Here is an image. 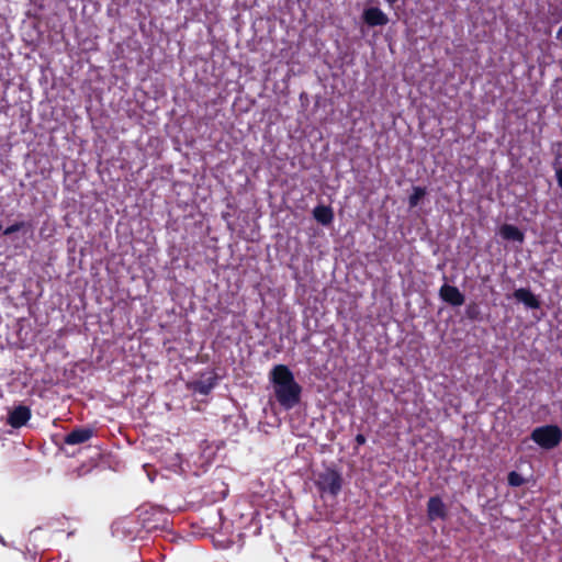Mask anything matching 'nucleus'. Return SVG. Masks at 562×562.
I'll list each match as a JSON object with an SVG mask.
<instances>
[{
    "label": "nucleus",
    "mask_w": 562,
    "mask_h": 562,
    "mask_svg": "<svg viewBox=\"0 0 562 562\" xmlns=\"http://www.w3.org/2000/svg\"><path fill=\"white\" fill-rule=\"evenodd\" d=\"M426 188L414 187L413 193L408 198V204L411 207H415L419 204L420 200L426 195Z\"/></svg>",
    "instance_id": "obj_16"
},
{
    "label": "nucleus",
    "mask_w": 562,
    "mask_h": 562,
    "mask_svg": "<svg viewBox=\"0 0 562 562\" xmlns=\"http://www.w3.org/2000/svg\"><path fill=\"white\" fill-rule=\"evenodd\" d=\"M507 481H508V484L514 487H517V486H520L524 484L522 476L515 471H512L508 473Z\"/></svg>",
    "instance_id": "obj_17"
},
{
    "label": "nucleus",
    "mask_w": 562,
    "mask_h": 562,
    "mask_svg": "<svg viewBox=\"0 0 562 562\" xmlns=\"http://www.w3.org/2000/svg\"><path fill=\"white\" fill-rule=\"evenodd\" d=\"M33 231V224L29 221H20L15 222L9 226H7L3 231L4 236H11L14 233L22 232L26 234Z\"/></svg>",
    "instance_id": "obj_14"
},
{
    "label": "nucleus",
    "mask_w": 562,
    "mask_h": 562,
    "mask_svg": "<svg viewBox=\"0 0 562 562\" xmlns=\"http://www.w3.org/2000/svg\"><path fill=\"white\" fill-rule=\"evenodd\" d=\"M278 403L291 409L300 403L302 386L295 381L293 372L285 364H277L270 372Z\"/></svg>",
    "instance_id": "obj_1"
},
{
    "label": "nucleus",
    "mask_w": 562,
    "mask_h": 562,
    "mask_svg": "<svg viewBox=\"0 0 562 562\" xmlns=\"http://www.w3.org/2000/svg\"><path fill=\"white\" fill-rule=\"evenodd\" d=\"M465 317L472 322L482 321L481 310L477 303L470 302L465 306Z\"/></svg>",
    "instance_id": "obj_15"
},
{
    "label": "nucleus",
    "mask_w": 562,
    "mask_h": 562,
    "mask_svg": "<svg viewBox=\"0 0 562 562\" xmlns=\"http://www.w3.org/2000/svg\"><path fill=\"white\" fill-rule=\"evenodd\" d=\"M31 418V409L27 406L19 405L9 413L8 424L13 428H21Z\"/></svg>",
    "instance_id": "obj_9"
},
{
    "label": "nucleus",
    "mask_w": 562,
    "mask_h": 562,
    "mask_svg": "<svg viewBox=\"0 0 562 562\" xmlns=\"http://www.w3.org/2000/svg\"><path fill=\"white\" fill-rule=\"evenodd\" d=\"M355 441L358 446H363L367 441V438L363 434H358L356 437H355Z\"/></svg>",
    "instance_id": "obj_18"
},
{
    "label": "nucleus",
    "mask_w": 562,
    "mask_h": 562,
    "mask_svg": "<svg viewBox=\"0 0 562 562\" xmlns=\"http://www.w3.org/2000/svg\"><path fill=\"white\" fill-rule=\"evenodd\" d=\"M362 20L371 27L383 26L389 23V18L376 7H370L363 10Z\"/></svg>",
    "instance_id": "obj_8"
},
{
    "label": "nucleus",
    "mask_w": 562,
    "mask_h": 562,
    "mask_svg": "<svg viewBox=\"0 0 562 562\" xmlns=\"http://www.w3.org/2000/svg\"><path fill=\"white\" fill-rule=\"evenodd\" d=\"M530 438L542 449L551 450L561 443L562 429L557 425L536 427L531 431Z\"/></svg>",
    "instance_id": "obj_3"
},
{
    "label": "nucleus",
    "mask_w": 562,
    "mask_h": 562,
    "mask_svg": "<svg viewBox=\"0 0 562 562\" xmlns=\"http://www.w3.org/2000/svg\"><path fill=\"white\" fill-rule=\"evenodd\" d=\"M427 518L429 521L448 518V508L440 496H430L427 502Z\"/></svg>",
    "instance_id": "obj_5"
},
{
    "label": "nucleus",
    "mask_w": 562,
    "mask_h": 562,
    "mask_svg": "<svg viewBox=\"0 0 562 562\" xmlns=\"http://www.w3.org/2000/svg\"><path fill=\"white\" fill-rule=\"evenodd\" d=\"M555 177H557L559 187L562 189V168L557 170Z\"/></svg>",
    "instance_id": "obj_19"
},
{
    "label": "nucleus",
    "mask_w": 562,
    "mask_h": 562,
    "mask_svg": "<svg viewBox=\"0 0 562 562\" xmlns=\"http://www.w3.org/2000/svg\"><path fill=\"white\" fill-rule=\"evenodd\" d=\"M389 2L390 5H393L394 3L397 2V0H386Z\"/></svg>",
    "instance_id": "obj_21"
},
{
    "label": "nucleus",
    "mask_w": 562,
    "mask_h": 562,
    "mask_svg": "<svg viewBox=\"0 0 562 562\" xmlns=\"http://www.w3.org/2000/svg\"><path fill=\"white\" fill-rule=\"evenodd\" d=\"M93 434V429L91 428H75L65 436L64 442L70 446L80 445L90 440Z\"/></svg>",
    "instance_id": "obj_10"
},
{
    "label": "nucleus",
    "mask_w": 562,
    "mask_h": 562,
    "mask_svg": "<svg viewBox=\"0 0 562 562\" xmlns=\"http://www.w3.org/2000/svg\"><path fill=\"white\" fill-rule=\"evenodd\" d=\"M142 527L148 531L165 530L168 527V514L158 507L144 509L139 514Z\"/></svg>",
    "instance_id": "obj_4"
},
{
    "label": "nucleus",
    "mask_w": 562,
    "mask_h": 562,
    "mask_svg": "<svg viewBox=\"0 0 562 562\" xmlns=\"http://www.w3.org/2000/svg\"><path fill=\"white\" fill-rule=\"evenodd\" d=\"M313 216L319 224L327 226L334 220V212L330 206L317 205L313 210Z\"/></svg>",
    "instance_id": "obj_13"
},
{
    "label": "nucleus",
    "mask_w": 562,
    "mask_h": 562,
    "mask_svg": "<svg viewBox=\"0 0 562 562\" xmlns=\"http://www.w3.org/2000/svg\"><path fill=\"white\" fill-rule=\"evenodd\" d=\"M499 234L505 240L522 243L525 239L524 233L512 224H503L499 228Z\"/></svg>",
    "instance_id": "obj_12"
},
{
    "label": "nucleus",
    "mask_w": 562,
    "mask_h": 562,
    "mask_svg": "<svg viewBox=\"0 0 562 562\" xmlns=\"http://www.w3.org/2000/svg\"><path fill=\"white\" fill-rule=\"evenodd\" d=\"M557 38L562 43V26L559 29L557 33Z\"/></svg>",
    "instance_id": "obj_20"
},
{
    "label": "nucleus",
    "mask_w": 562,
    "mask_h": 562,
    "mask_svg": "<svg viewBox=\"0 0 562 562\" xmlns=\"http://www.w3.org/2000/svg\"><path fill=\"white\" fill-rule=\"evenodd\" d=\"M514 297L529 308L537 310L540 307V301L529 289L520 288L515 290Z\"/></svg>",
    "instance_id": "obj_11"
},
{
    "label": "nucleus",
    "mask_w": 562,
    "mask_h": 562,
    "mask_svg": "<svg viewBox=\"0 0 562 562\" xmlns=\"http://www.w3.org/2000/svg\"><path fill=\"white\" fill-rule=\"evenodd\" d=\"M342 484L341 473L333 467H327L324 471L319 472L315 480V486L322 496L328 494L337 497L342 490Z\"/></svg>",
    "instance_id": "obj_2"
},
{
    "label": "nucleus",
    "mask_w": 562,
    "mask_h": 562,
    "mask_svg": "<svg viewBox=\"0 0 562 562\" xmlns=\"http://www.w3.org/2000/svg\"><path fill=\"white\" fill-rule=\"evenodd\" d=\"M439 296L443 302L452 306H461L465 301L464 295L457 286L447 283L439 289Z\"/></svg>",
    "instance_id": "obj_7"
},
{
    "label": "nucleus",
    "mask_w": 562,
    "mask_h": 562,
    "mask_svg": "<svg viewBox=\"0 0 562 562\" xmlns=\"http://www.w3.org/2000/svg\"><path fill=\"white\" fill-rule=\"evenodd\" d=\"M218 375L215 372L202 373L199 380L191 382L190 387L201 395H209L217 385Z\"/></svg>",
    "instance_id": "obj_6"
}]
</instances>
